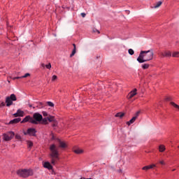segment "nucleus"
I'll return each instance as SVG.
<instances>
[{
	"instance_id": "nucleus-1",
	"label": "nucleus",
	"mask_w": 179,
	"mask_h": 179,
	"mask_svg": "<svg viewBox=\"0 0 179 179\" xmlns=\"http://www.w3.org/2000/svg\"><path fill=\"white\" fill-rule=\"evenodd\" d=\"M153 50H141L140 52L139 56L137 58L138 62L139 64H143V62H148V61H152L153 59Z\"/></svg>"
},
{
	"instance_id": "nucleus-2",
	"label": "nucleus",
	"mask_w": 179,
	"mask_h": 179,
	"mask_svg": "<svg viewBox=\"0 0 179 179\" xmlns=\"http://www.w3.org/2000/svg\"><path fill=\"white\" fill-rule=\"evenodd\" d=\"M50 150L51 153L50 154V157L51 160V164L53 166H55L57 163H58V160H59L58 150H57V147L55 145L52 144L50 147Z\"/></svg>"
},
{
	"instance_id": "nucleus-3",
	"label": "nucleus",
	"mask_w": 179,
	"mask_h": 179,
	"mask_svg": "<svg viewBox=\"0 0 179 179\" xmlns=\"http://www.w3.org/2000/svg\"><path fill=\"white\" fill-rule=\"evenodd\" d=\"M17 174L19 177H22V178H27V177H30L33 176L34 172L33 169H19L17 171Z\"/></svg>"
},
{
	"instance_id": "nucleus-4",
	"label": "nucleus",
	"mask_w": 179,
	"mask_h": 179,
	"mask_svg": "<svg viewBox=\"0 0 179 179\" xmlns=\"http://www.w3.org/2000/svg\"><path fill=\"white\" fill-rule=\"evenodd\" d=\"M17 99L16 98V95L15 94H12L10 96H7L6 98V103L7 107H10L12 104H13V101H16Z\"/></svg>"
},
{
	"instance_id": "nucleus-5",
	"label": "nucleus",
	"mask_w": 179,
	"mask_h": 179,
	"mask_svg": "<svg viewBox=\"0 0 179 179\" xmlns=\"http://www.w3.org/2000/svg\"><path fill=\"white\" fill-rule=\"evenodd\" d=\"M14 137H15V132H13V131H9L3 135V141H6V142H8L9 141H12V139H13Z\"/></svg>"
},
{
	"instance_id": "nucleus-6",
	"label": "nucleus",
	"mask_w": 179,
	"mask_h": 179,
	"mask_svg": "<svg viewBox=\"0 0 179 179\" xmlns=\"http://www.w3.org/2000/svg\"><path fill=\"white\" fill-rule=\"evenodd\" d=\"M24 135H29V136H36L37 134V130L34 128H29L27 131H23Z\"/></svg>"
},
{
	"instance_id": "nucleus-7",
	"label": "nucleus",
	"mask_w": 179,
	"mask_h": 179,
	"mask_svg": "<svg viewBox=\"0 0 179 179\" xmlns=\"http://www.w3.org/2000/svg\"><path fill=\"white\" fill-rule=\"evenodd\" d=\"M24 122H31V124H37L38 122L33 119V117H30V115L26 116L22 121L21 122V124H23Z\"/></svg>"
},
{
	"instance_id": "nucleus-8",
	"label": "nucleus",
	"mask_w": 179,
	"mask_h": 179,
	"mask_svg": "<svg viewBox=\"0 0 179 179\" xmlns=\"http://www.w3.org/2000/svg\"><path fill=\"white\" fill-rule=\"evenodd\" d=\"M32 118L36 121V122H40V121H42L43 120V115L38 113H36L33 115Z\"/></svg>"
},
{
	"instance_id": "nucleus-9",
	"label": "nucleus",
	"mask_w": 179,
	"mask_h": 179,
	"mask_svg": "<svg viewBox=\"0 0 179 179\" xmlns=\"http://www.w3.org/2000/svg\"><path fill=\"white\" fill-rule=\"evenodd\" d=\"M159 55L162 58H164V57H171V52H170V51L161 52L159 53Z\"/></svg>"
},
{
	"instance_id": "nucleus-10",
	"label": "nucleus",
	"mask_w": 179,
	"mask_h": 179,
	"mask_svg": "<svg viewBox=\"0 0 179 179\" xmlns=\"http://www.w3.org/2000/svg\"><path fill=\"white\" fill-rule=\"evenodd\" d=\"M137 90L134 89L133 91L130 92L127 95V99H132L134 96H136Z\"/></svg>"
},
{
	"instance_id": "nucleus-11",
	"label": "nucleus",
	"mask_w": 179,
	"mask_h": 179,
	"mask_svg": "<svg viewBox=\"0 0 179 179\" xmlns=\"http://www.w3.org/2000/svg\"><path fill=\"white\" fill-rule=\"evenodd\" d=\"M24 115V112H23V110H21L20 109L17 110V113L13 114L14 117H23Z\"/></svg>"
},
{
	"instance_id": "nucleus-12",
	"label": "nucleus",
	"mask_w": 179,
	"mask_h": 179,
	"mask_svg": "<svg viewBox=\"0 0 179 179\" xmlns=\"http://www.w3.org/2000/svg\"><path fill=\"white\" fill-rule=\"evenodd\" d=\"M57 142L59 143V147L63 148V149H65V148H66V143H65V142L58 139L57 140Z\"/></svg>"
},
{
	"instance_id": "nucleus-13",
	"label": "nucleus",
	"mask_w": 179,
	"mask_h": 179,
	"mask_svg": "<svg viewBox=\"0 0 179 179\" xmlns=\"http://www.w3.org/2000/svg\"><path fill=\"white\" fill-rule=\"evenodd\" d=\"M43 167L48 169V170H52V165L50 162H45L43 164Z\"/></svg>"
},
{
	"instance_id": "nucleus-14",
	"label": "nucleus",
	"mask_w": 179,
	"mask_h": 179,
	"mask_svg": "<svg viewBox=\"0 0 179 179\" xmlns=\"http://www.w3.org/2000/svg\"><path fill=\"white\" fill-rule=\"evenodd\" d=\"M20 121H22V119L18 117L10 121L9 124H17V122H20Z\"/></svg>"
},
{
	"instance_id": "nucleus-15",
	"label": "nucleus",
	"mask_w": 179,
	"mask_h": 179,
	"mask_svg": "<svg viewBox=\"0 0 179 179\" xmlns=\"http://www.w3.org/2000/svg\"><path fill=\"white\" fill-rule=\"evenodd\" d=\"M73 50L71 54L70 55L71 58H72V57H73V55H75V54H76V45L75 43H73Z\"/></svg>"
},
{
	"instance_id": "nucleus-16",
	"label": "nucleus",
	"mask_w": 179,
	"mask_h": 179,
	"mask_svg": "<svg viewBox=\"0 0 179 179\" xmlns=\"http://www.w3.org/2000/svg\"><path fill=\"white\" fill-rule=\"evenodd\" d=\"M74 153H76V155H82V153H83V150L80 149V148H76L73 150Z\"/></svg>"
},
{
	"instance_id": "nucleus-17",
	"label": "nucleus",
	"mask_w": 179,
	"mask_h": 179,
	"mask_svg": "<svg viewBox=\"0 0 179 179\" xmlns=\"http://www.w3.org/2000/svg\"><path fill=\"white\" fill-rule=\"evenodd\" d=\"M136 121V117H133L129 122H127V125H131V124H134Z\"/></svg>"
},
{
	"instance_id": "nucleus-18",
	"label": "nucleus",
	"mask_w": 179,
	"mask_h": 179,
	"mask_svg": "<svg viewBox=\"0 0 179 179\" xmlns=\"http://www.w3.org/2000/svg\"><path fill=\"white\" fill-rule=\"evenodd\" d=\"M162 3H163L162 1H158L154 5L152 8H154L155 9H157V8H160V6H162Z\"/></svg>"
},
{
	"instance_id": "nucleus-19",
	"label": "nucleus",
	"mask_w": 179,
	"mask_h": 179,
	"mask_svg": "<svg viewBox=\"0 0 179 179\" xmlns=\"http://www.w3.org/2000/svg\"><path fill=\"white\" fill-rule=\"evenodd\" d=\"M48 121H49V122H54L55 121V117L51 116V115H48Z\"/></svg>"
},
{
	"instance_id": "nucleus-20",
	"label": "nucleus",
	"mask_w": 179,
	"mask_h": 179,
	"mask_svg": "<svg viewBox=\"0 0 179 179\" xmlns=\"http://www.w3.org/2000/svg\"><path fill=\"white\" fill-rule=\"evenodd\" d=\"M28 76H30V73H27L24 74V76L20 77H15V79H23V78H28Z\"/></svg>"
},
{
	"instance_id": "nucleus-21",
	"label": "nucleus",
	"mask_w": 179,
	"mask_h": 179,
	"mask_svg": "<svg viewBox=\"0 0 179 179\" xmlns=\"http://www.w3.org/2000/svg\"><path fill=\"white\" fill-rule=\"evenodd\" d=\"M156 165H150V166H145L143 167V170H150V169H152L155 167Z\"/></svg>"
},
{
	"instance_id": "nucleus-22",
	"label": "nucleus",
	"mask_w": 179,
	"mask_h": 179,
	"mask_svg": "<svg viewBox=\"0 0 179 179\" xmlns=\"http://www.w3.org/2000/svg\"><path fill=\"white\" fill-rule=\"evenodd\" d=\"M166 150V147L164 145H160L159 146V152H164Z\"/></svg>"
},
{
	"instance_id": "nucleus-23",
	"label": "nucleus",
	"mask_w": 179,
	"mask_h": 179,
	"mask_svg": "<svg viewBox=\"0 0 179 179\" xmlns=\"http://www.w3.org/2000/svg\"><path fill=\"white\" fill-rule=\"evenodd\" d=\"M124 115H125V113H117L115 117H119V118H122V117H124Z\"/></svg>"
},
{
	"instance_id": "nucleus-24",
	"label": "nucleus",
	"mask_w": 179,
	"mask_h": 179,
	"mask_svg": "<svg viewBox=\"0 0 179 179\" xmlns=\"http://www.w3.org/2000/svg\"><path fill=\"white\" fill-rule=\"evenodd\" d=\"M42 124L47 125V124H48V117H45L42 119Z\"/></svg>"
},
{
	"instance_id": "nucleus-25",
	"label": "nucleus",
	"mask_w": 179,
	"mask_h": 179,
	"mask_svg": "<svg viewBox=\"0 0 179 179\" xmlns=\"http://www.w3.org/2000/svg\"><path fill=\"white\" fill-rule=\"evenodd\" d=\"M141 66H142L143 69H148L149 66H150V65L149 64H142Z\"/></svg>"
},
{
	"instance_id": "nucleus-26",
	"label": "nucleus",
	"mask_w": 179,
	"mask_h": 179,
	"mask_svg": "<svg viewBox=\"0 0 179 179\" xmlns=\"http://www.w3.org/2000/svg\"><path fill=\"white\" fill-rule=\"evenodd\" d=\"M38 108H43L44 107V103L42 102H39L36 106Z\"/></svg>"
},
{
	"instance_id": "nucleus-27",
	"label": "nucleus",
	"mask_w": 179,
	"mask_h": 179,
	"mask_svg": "<svg viewBox=\"0 0 179 179\" xmlns=\"http://www.w3.org/2000/svg\"><path fill=\"white\" fill-rule=\"evenodd\" d=\"M172 57H173L175 58H178L179 57V52H174L172 54Z\"/></svg>"
},
{
	"instance_id": "nucleus-28",
	"label": "nucleus",
	"mask_w": 179,
	"mask_h": 179,
	"mask_svg": "<svg viewBox=\"0 0 179 179\" xmlns=\"http://www.w3.org/2000/svg\"><path fill=\"white\" fill-rule=\"evenodd\" d=\"M27 143L28 148H30L33 147V142L32 141H27Z\"/></svg>"
},
{
	"instance_id": "nucleus-29",
	"label": "nucleus",
	"mask_w": 179,
	"mask_h": 179,
	"mask_svg": "<svg viewBox=\"0 0 179 179\" xmlns=\"http://www.w3.org/2000/svg\"><path fill=\"white\" fill-rule=\"evenodd\" d=\"M15 139H17V141H22V136L17 134H15Z\"/></svg>"
},
{
	"instance_id": "nucleus-30",
	"label": "nucleus",
	"mask_w": 179,
	"mask_h": 179,
	"mask_svg": "<svg viewBox=\"0 0 179 179\" xmlns=\"http://www.w3.org/2000/svg\"><path fill=\"white\" fill-rule=\"evenodd\" d=\"M128 52L130 55H134V54H135V52L132 49H129Z\"/></svg>"
},
{
	"instance_id": "nucleus-31",
	"label": "nucleus",
	"mask_w": 179,
	"mask_h": 179,
	"mask_svg": "<svg viewBox=\"0 0 179 179\" xmlns=\"http://www.w3.org/2000/svg\"><path fill=\"white\" fill-rule=\"evenodd\" d=\"M46 103L48 104V106H49V107H54V103L51 101H48L46 102Z\"/></svg>"
},
{
	"instance_id": "nucleus-32",
	"label": "nucleus",
	"mask_w": 179,
	"mask_h": 179,
	"mask_svg": "<svg viewBox=\"0 0 179 179\" xmlns=\"http://www.w3.org/2000/svg\"><path fill=\"white\" fill-rule=\"evenodd\" d=\"M57 79H58V77L57 76H53L52 77V82H55V80H57Z\"/></svg>"
},
{
	"instance_id": "nucleus-33",
	"label": "nucleus",
	"mask_w": 179,
	"mask_h": 179,
	"mask_svg": "<svg viewBox=\"0 0 179 179\" xmlns=\"http://www.w3.org/2000/svg\"><path fill=\"white\" fill-rule=\"evenodd\" d=\"M141 114V110H138L136 113V115L134 117H136V119L138 118V117H139V115Z\"/></svg>"
},
{
	"instance_id": "nucleus-34",
	"label": "nucleus",
	"mask_w": 179,
	"mask_h": 179,
	"mask_svg": "<svg viewBox=\"0 0 179 179\" xmlns=\"http://www.w3.org/2000/svg\"><path fill=\"white\" fill-rule=\"evenodd\" d=\"M45 68H47V69H51V64L49 63L48 64H46Z\"/></svg>"
},
{
	"instance_id": "nucleus-35",
	"label": "nucleus",
	"mask_w": 179,
	"mask_h": 179,
	"mask_svg": "<svg viewBox=\"0 0 179 179\" xmlns=\"http://www.w3.org/2000/svg\"><path fill=\"white\" fill-rule=\"evenodd\" d=\"M42 113H43V117H48V113H47V112L43 111Z\"/></svg>"
},
{
	"instance_id": "nucleus-36",
	"label": "nucleus",
	"mask_w": 179,
	"mask_h": 179,
	"mask_svg": "<svg viewBox=\"0 0 179 179\" xmlns=\"http://www.w3.org/2000/svg\"><path fill=\"white\" fill-rule=\"evenodd\" d=\"M165 100H166V101H171V97L170 96H167Z\"/></svg>"
},
{
	"instance_id": "nucleus-37",
	"label": "nucleus",
	"mask_w": 179,
	"mask_h": 179,
	"mask_svg": "<svg viewBox=\"0 0 179 179\" xmlns=\"http://www.w3.org/2000/svg\"><path fill=\"white\" fill-rule=\"evenodd\" d=\"M0 107H5V102H1L0 103Z\"/></svg>"
},
{
	"instance_id": "nucleus-38",
	"label": "nucleus",
	"mask_w": 179,
	"mask_h": 179,
	"mask_svg": "<svg viewBox=\"0 0 179 179\" xmlns=\"http://www.w3.org/2000/svg\"><path fill=\"white\" fill-rule=\"evenodd\" d=\"M81 16H82V17H86V13H82Z\"/></svg>"
},
{
	"instance_id": "nucleus-39",
	"label": "nucleus",
	"mask_w": 179,
	"mask_h": 179,
	"mask_svg": "<svg viewBox=\"0 0 179 179\" xmlns=\"http://www.w3.org/2000/svg\"><path fill=\"white\" fill-rule=\"evenodd\" d=\"M160 164H162L163 166H164V164H166L164 161H160L159 162Z\"/></svg>"
},
{
	"instance_id": "nucleus-40",
	"label": "nucleus",
	"mask_w": 179,
	"mask_h": 179,
	"mask_svg": "<svg viewBox=\"0 0 179 179\" xmlns=\"http://www.w3.org/2000/svg\"><path fill=\"white\" fill-rule=\"evenodd\" d=\"M41 67H42V68H45V64H41Z\"/></svg>"
},
{
	"instance_id": "nucleus-41",
	"label": "nucleus",
	"mask_w": 179,
	"mask_h": 179,
	"mask_svg": "<svg viewBox=\"0 0 179 179\" xmlns=\"http://www.w3.org/2000/svg\"><path fill=\"white\" fill-rule=\"evenodd\" d=\"M51 136H52V139H55L54 134H52Z\"/></svg>"
},
{
	"instance_id": "nucleus-42",
	"label": "nucleus",
	"mask_w": 179,
	"mask_h": 179,
	"mask_svg": "<svg viewBox=\"0 0 179 179\" xmlns=\"http://www.w3.org/2000/svg\"><path fill=\"white\" fill-rule=\"evenodd\" d=\"M10 79H13V80H16V78H15V77L14 78L10 77Z\"/></svg>"
},
{
	"instance_id": "nucleus-43",
	"label": "nucleus",
	"mask_w": 179,
	"mask_h": 179,
	"mask_svg": "<svg viewBox=\"0 0 179 179\" xmlns=\"http://www.w3.org/2000/svg\"><path fill=\"white\" fill-rule=\"evenodd\" d=\"M96 31H97V33H98L99 34H100V31L96 30Z\"/></svg>"
},
{
	"instance_id": "nucleus-44",
	"label": "nucleus",
	"mask_w": 179,
	"mask_h": 179,
	"mask_svg": "<svg viewBox=\"0 0 179 179\" xmlns=\"http://www.w3.org/2000/svg\"><path fill=\"white\" fill-rule=\"evenodd\" d=\"M52 127H57V125L55 124H53Z\"/></svg>"
},
{
	"instance_id": "nucleus-45",
	"label": "nucleus",
	"mask_w": 179,
	"mask_h": 179,
	"mask_svg": "<svg viewBox=\"0 0 179 179\" xmlns=\"http://www.w3.org/2000/svg\"><path fill=\"white\" fill-rule=\"evenodd\" d=\"M8 83H10V81L9 80H8Z\"/></svg>"
},
{
	"instance_id": "nucleus-46",
	"label": "nucleus",
	"mask_w": 179,
	"mask_h": 179,
	"mask_svg": "<svg viewBox=\"0 0 179 179\" xmlns=\"http://www.w3.org/2000/svg\"><path fill=\"white\" fill-rule=\"evenodd\" d=\"M176 171V169H173V171Z\"/></svg>"
},
{
	"instance_id": "nucleus-47",
	"label": "nucleus",
	"mask_w": 179,
	"mask_h": 179,
	"mask_svg": "<svg viewBox=\"0 0 179 179\" xmlns=\"http://www.w3.org/2000/svg\"><path fill=\"white\" fill-rule=\"evenodd\" d=\"M29 107H31V105H29Z\"/></svg>"
},
{
	"instance_id": "nucleus-48",
	"label": "nucleus",
	"mask_w": 179,
	"mask_h": 179,
	"mask_svg": "<svg viewBox=\"0 0 179 179\" xmlns=\"http://www.w3.org/2000/svg\"><path fill=\"white\" fill-rule=\"evenodd\" d=\"M178 148H179V146H178Z\"/></svg>"
}]
</instances>
